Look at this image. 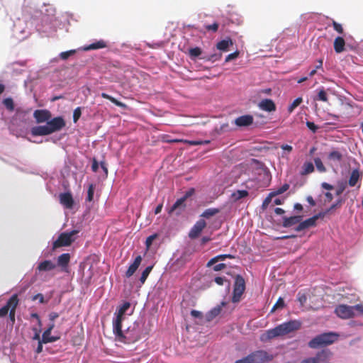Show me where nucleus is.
<instances>
[{"mask_svg": "<svg viewBox=\"0 0 363 363\" xmlns=\"http://www.w3.org/2000/svg\"><path fill=\"white\" fill-rule=\"evenodd\" d=\"M301 326L299 320L291 319L275 326L273 328L267 330L261 334L259 340L262 342H267L272 339L277 338L298 330Z\"/></svg>", "mask_w": 363, "mask_h": 363, "instance_id": "f257e3e1", "label": "nucleus"}, {"mask_svg": "<svg viewBox=\"0 0 363 363\" xmlns=\"http://www.w3.org/2000/svg\"><path fill=\"white\" fill-rule=\"evenodd\" d=\"M82 228L75 227L72 230H67L60 233L56 240H52V247L50 250H44L43 254L45 257L52 255V252L58 247L71 245L78 238Z\"/></svg>", "mask_w": 363, "mask_h": 363, "instance_id": "f03ea898", "label": "nucleus"}, {"mask_svg": "<svg viewBox=\"0 0 363 363\" xmlns=\"http://www.w3.org/2000/svg\"><path fill=\"white\" fill-rule=\"evenodd\" d=\"M340 334L337 332L328 330L320 333L312 337L307 345L311 349L327 348L337 341Z\"/></svg>", "mask_w": 363, "mask_h": 363, "instance_id": "7ed1b4c3", "label": "nucleus"}, {"mask_svg": "<svg viewBox=\"0 0 363 363\" xmlns=\"http://www.w3.org/2000/svg\"><path fill=\"white\" fill-rule=\"evenodd\" d=\"M184 53L194 62L202 60L204 62L213 63L219 61L223 57V54L220 53H207L202 48L197 45L188 47Z\"/></svg>", "mask_w": 363, "mask_h": 363, "instance_id": "20e7f679", "label": "nucleus"}, {"mask_svg": "<svg viewBox=\"0 0 363 363\" xmlns=\"http://www.w3.org/2000/svg\"><path fill=\"white\" fill-rule=\"evenodd\" d=\"M179 250H177L167 263V266L174 271L184 267L191 260L193 255V252L189 248H185L179 256H177Z\"/></svg>", "mask_w": 363, "mask_h": 363, "instance_id": "39448f33", "label": "nucleus"}, {"mask_svg": "<svg viewBox=\"0 0 363 363\" xmlns=\"http://www.w3.org/2000/svg\"><path fill=\"white\" fill-rule=\"evenodd\" d=\"M58 21L53 16L45 15L42 17L40 23L36 26V30L46 36L52 35L57 30Z\"/></svg>", "mask_w": 363, "mask_h": 363, "instance_id": "423d86ee", "label": "nucleus"}, {"mask_svg": "<svg viewBox=\"0 0 363 363\" xmlns=\"http://www.w3.org/2000/svg\"><path fill=\"white\" fill-rule=\"evenodd\" d=\"M245 289L246 282L243 276L240 274H237L234 277L231 301L233 303H239L241 301L242 296L245 293Z\"/></svg>", "mask_w": 363, "mask_h": 363, "instance_id": "0eeeda50", "label": "nucleus"}, {"mask_svg": "<svg viewBox=\"0 0 363 363\" xmlns=\"http://www.w3.org/2000/svg\"><path fill=\"white\" fill-rule=\"evenodd\" d=\"M47 125L50 134L60 132L67 125V122L63 116H57L52 117L50 116L49 120L47 121Z\"/></svg>", "mask_w": 363, "mask_h": 363, "instance_id": "6e6552de", "label": "nucleus"}, {"mask_svg": "<svg viewBox=\"0 0 363 363\" xmlns=\"http://www.w3.org/2000/svg\"><path fill=\"white\" fill-rule=\"evenodd\" d=\"M125 319V316L113 313L112 319V329L113 334L116 337L121 338V340L125 339L123 332V322Z\"/></svg>", "mask_w": 363, "mask_h": 363, "instance_id": "1a4fd4ad", "label": "nucleus"}, {"mask_svg": "<svg viewBox=\"0 0 363 363\" xmlns=\"http://www.w3.org/2000/svg\"><path fill=\"white\" fill-rule=\"evenodd\" d=\"M248 354L250 363H267L273 359V356L263 350H256Z\"/></svg>", "mask_w": 363, "mask_h": 363, "instance_id": "9d476101", "label": "nucleus"}, {"mask_svg": "<svg viewBox=\"0 0 363 363\" xmlns=\"http://www.w3.org/2000/svg\"><path fill=\"white\" fill-rule=\"evenodd\" d=\"M235 43V41L230 36H225L216 43L215 47L213 48V53L222 54L223 52H227L231 50Z\"/></svg>", "mask_w": 363, "mask_h": 363, "instance_id": "9b49d317", "label": "nucleus"}, {"mask_svg": "<svg viewBox=\"0 0 363 363\" xmlns=\"http://www.w3.org/2000/svg\"><path fill=\"white\" fill-rule=\"evenodd\" d=\"M233 123L240 129H248L253 124V115L246 113L239 116L233 120Z\"/></svg>", "mask_w": 363, "mask_h": 363, "instance_id": "f8f14e48", "label": "nucleus"}, {"mask_svg": "<svg viewBox=\"0 0 363 363\" xmlns=\"http://www.w3.org/2000/svg\"><path fill=\"white\" fill-rule=\"evenodd\" d=\"M186 208V201L181 196L167 211L169 215L174 213L177 216H180Z\"/></svg>", "mask_w": 363, "mask_h": 363, "instance_id": "ddd939ff", "label": "nucleus"}, {"mask_svg": "<svg viewBox=\"0 0 363 363\" xmlns=\"http://www.w3.org/2000/svg\"><path fill=\"white\" fill-rule=\"evenodd\" d=\"M335 314L340 318L343 320L354 318L351 306L341 303L337 305L334 311Z\"/></svg>", "mask_w": 363, "mask_h": 363, "instance_id": "4468645a", "label": "nucleus"}, {"mask_svg": "<svg viewBox=\"0 0 363 363\" xmlns=\"http://www.w3.org/2000/svg\"><path fill=\"white\" fill-rule=\"evenodd\" d=\"M207 226V223L206 220L203 219L199 218L191 228L189 233V238L191 240H196L199 238L203 229Z\"/></svg>", "mask_w": 363, "mask_h": 363, "instance_id": "2eb2a0df", "label": "nucleus"}, {"mask_svg": "<svg viewBox=\"0 0 363 363\" xmlns=\"http://www.w3.org/2000/svg\"><path fill=\"white\" fill-rule=\"evenodd\" d=\"M303 214H293L289 216H283L281 217V226L285 228L295 227L298 225L299 221L303 218Z\"/></svg>", "mask_w": 363, "mask_h": 363, "instance_id": "dca6fc26", "label": "nucleus"}, {"mask_svg": "<svg viewBox=\"0 0 363 363\" xmlns=\"http://www.w3.org/2000/svg\"><path fill=\"white\" fill-rule=\"evenodd\" d=\"M333 353L328 348H323L318 351L313 358L315 363H328Z\"/></svg>", "mask_w": 363, "mask_h": 363, "instance_id": "f3484780", "label": "nucleus"}, {"mask_svg": "<svg viewBox=\"0 0 363 363\" xmlns=\"http://www.w3.org/2000/svg\"><path fill=\"white\" fill-rule=\"evenodd\" d=\"M60 203L67 209H73L75 206V201L70 191L60 193L59 196Z\"/></svg>", "mask_w": 363, "mask_h": 363, "instance_id": "a211bd4d", "label": "nucleus"}, {"mask_svg": "<svg viewBox=\"0 0 363 363\" xmlns=\"http://www.w3.org/2000/svg\"><path fill=\"white\" fill-rule=\"evenodd\" d=\"M71 259V254L69 252H65L60 255L57 258V262L55 263L56 267L60 268V270L63 272H69V262Z\"/></svg>", "mask_w": 363, "mask_h": 363, "instance_id": "6ab92c4d", "label": "nucleus"}, {"mask_svg": "<svg viewBox=\"0 0 363 363\" xmlns=\"http://www.w3.org/2000/svg\"><path fill=\"white\" fill-rule=\"evenodd\" d=\"M257 107L259 110L269 113H274L277 111V105L274 100L270 98L261 99L257 104Z\"/></svg>", "mask_w": 363, "mask_h": 363, "instance_id": "aec40b11", "label": "nucleus"}, {"mask_svg": "<svg viewBox=\"0 0 363 363\" xmlns=\"http://www.w3.org/2000/svg\"><path fill=\"white\" fill-rule=\"evenodd\" d=\"M33 116L38 124H46L50 117L52 116V113L48 109H36L34 111Z\"/></svg>", "mask_w": 363, "mask_h": 363, "instance_id": "412c9836", "label": "nucleus"}, {"mask_svg": "<svg viewBox=\"0 0 363 363\" xmlns=\"http://www.w3.org/2000/svg\"><path fill=\"white\" fill-rule=\"evenodd\" d=\"M134 312V307L131 308V303L127 300H122L120 304L116 307L114 313L126 317L130 315Z\"/></svg>", "mask_w": 363, "mask_h": 363, "instance_id": "4be33fe9", "label": "nucleus"}, {"mask_svg": "<svg viewBox=\"0 0 363 363\" xmlns=\"http://www.w3.org/2000/svg\"><path fill=\"white\" fill-rule=\"evenodd\" d=\"M108 47V43L103 40H94L90 44L84 45L80 47V49L84 52H87L90 50H97L103 48H106Z\"/></svg>", "mask_w": 363, "mask_h": 363, "instance_id": "5701e85b", "label": "nucleus"}, {"mask_svg": "<svg viewBox=\"0 0 363 363\" xmlns=\"http://www.w3.org/2000/svg\"><path fill=\"white\" fill-rule=\"evenodd\" d=\"M141 320H136L133 325L128 327V331L133 330V333L128 337V341H138L141 338L142 330L140 328Z\"/></svg>", "mask_w": 363, "mask_h": 363, "instance_id": "b1692460", "label": "nucleus"}, {"mask_svg": "<svg viewBox=\"0 0 363 363\" xmlns=\"http://www.w3.org/2000/svg\"><path fill=\"white\" fill-rule=\"evenodd\" d=\"M95 189H96V184L94 183H89L88 184L86 196L85 198L86 210L84 211V215L88 213L91 208V204H90V203H92L94 201Z\"/></svg>", "mask_w": 363, "mask_h": 363, "instance_id": "393cba45", "label": "nucleus"}, {"mask_svg": "<svg viewBox=\"0 0 363 363\" xmlns=\"http://www.w3.org/2000/svg\"><path fill=\"white\" fill-rule=\"evenodd\" d=\"M311 99L313 101L327 102L328 101V94L325 88L323 86H318L313 91Z\"/></svg>", "mask_w": 363, "mask_h": 363, "instance_id": "a878e982", "label": "nucleus"}, {"mask_svg": "<svg viewBox=\"0 0 363 363\" xmlns=\"http://www.w3.org/2000/svg\"><path fill=\"white\" fill-rule=\"evenodd\" d=\"M143 260V256L140 255H137L133 260L129 264V266L125 273L126 278L131 277L140 267Z\"/></svg>", "mask_w": 363, "mask_h": 363, "instance_id": "bb28decb", "label": "nucleus"}, {"mask_svg": "<svg viewBox=\"0 0 363 363\" xmlns=\"http://www.w3.org/2000/svg\"><path fill=\"white\" fill-rule=\"evenodd\" d=\"M30 133L33 137L47 136L51 135L47 124L33 126L30 130Z\"/></svg>", "mask_w": 363, "mask_h": 363, "instance_id": "cd10ccee", "label": "nucleus"}, {"mask_svg": "<svg viewBox=\"0 0 363 363\" xmlns=\"http://www.w3.org/2000/svg\"><path fill=\"white\" fill-rule=\"evenodd\" d=\"M56 268V264L50 259H44L38 263V266L36 267V272L38 271L39 273L40 272H50Z\"/></svg>", "mask_w": 363, "mask_h": 363, "instance_id": "c85d7f7f", "label": "nucleus"}, {"mask_svg": "<svg viewBox=\"0 0 363 363\" xmlns=\"http://www.w3.org/2000/svg\"><path fill=\"white\" fill-rule=\"evenodd\" d=\"M251 164L255 165L256 169H261L263 172L264 176L266 179H267L269 181L272 179L270 170L263 162L257 159L252 158L251 160Z\"/></svg>", "mask_w": 363, "mask_h": 363, "instance_id": "c756f323", "label": "nucleus"}, {"mask_svg": "<svg viewBox=\"0 0 363 363\" xmlns=\"http://www.w3.org/2000/svg\"><path fill=\"white\" fill-rule=\"evenodd\" d=\"M349 191H347L342 196H337L336 200L329 206L328 207V210L331 213V214H335L336 211L342 207V206L345 203L347 199V194Z\"/></svg>", "mask_w": 363, "mask_h": 363, "instance_id": "7c9ffc66", "label": "nucleus"}, {"mask_svg": "<svg viewBox=\"0 0 363 363\" xmlns=\"http://www.w3.org/2000/svg\"><path fill=\"white\" fill-rule=\"evenodd\" d=\"M315 227V225L313 224V223L312 222L311 219L309 217L305 220H303V218L301 220V221H299L298 223V225H296L294 228V230L296 232L299 233Z\"/></svg>", "mask_w": 363, "mask_h": 363, "instance_id": "2f4dec72", "label": "nucleus"}, {"mask_svg": "<svg viewBox=\"0 0 363 363\" xmlns=\"http://www.w3.org/2000/svg\"><path fill=\"white\" fill-rule=\"evenodd\" d=\"M53 340L51 337L47 336V333L44 335H42L41 338L38 340H35L38 342L37 347L34 350L35 353L37 354H40L43 351V345L50 344V341Z\"/></svg>", "mask_w": 363, "mask_h": 363, "instance_id": "473e14b6", "label": "nucleus"}, {"mask_svg": "<svg viewBox=\"0 0 363 363\" xmlns=\"http://www.w3.org/2000/svg\"><path fill=\"white\" fill-rule=\"evenodd\" d=\"M362 174L358 167L354 168L350 174L349 179L347 181V184L353 187L354 186L357 182L361 179Z\"/></svg>", "mask_w": 363, "mask_h": 363, "instance_id": "72a5a7b5", "label": "nucleus"}, {"mask_svg": "<svg viewBox=\"0 0 363 363\" xmlns=\"http://www.w3.org/2000/svg\"><path fill=\"white\" fill-rule=\"evenodd\" d=\"M80 52H82V50L80 49V47L77 49H71L63 51L59 53V58L61 60L67 61L69 59L75 57V56Z\"/></svg>", "mask_w": 363, "mask_h": 363, "instance_id": "f704fd0d", "label": "nucleus"}, {"mask_svg": "<svg viewBox=\"0 0 363 363\" xmlns=\"http://www.w3.org/2000/svg\"><path fill=\"white\" fill-rule=\"evenodd\" d=\"M220 211H221L220 208H216V207L208 208L205 209L201 213V214L199 216V217L201 218V219H203L204 220H209L211 218L216 216L217 214H218Z\"/></svg>", "mask_w": 363, "mask_h": 363, "instance_id": "c9c22d12", "label": "nucleus"}, {"mask_svg": "<svg viewBox=\"0 0 363 363\" xmlns=\"http://www.w3.org/2000/svg\"><path fill=\"white\" fill-rule=\"evenodd\" d=\"M333 48L336 53L340 54L345 50V40L342 36H337L333 41Z\"/></svg>", "mask_w": 363, "mask_h": 363, "instance_id": "e433bc0d", "label": "nucleus"}, {"mask_svg": "<svg viewBox=\"0 0 363 363\" xmlns=\"http://www.w3.org/2000/svg\"><path fill=\"white\" fill-rule=\"evenodd\" d=\"M213 281L219 286H225V292L229 293L230 290L231 283L225 276H216L213 279Z\"/></svg>", "mask_w": 363, "mask_h": 363, "instance_id": "4c0bfd02", "label": "nucleus"}, {"mask_svg": "<svg viewBox=\"0 0 363 363\" xmlns=\"http://www.w3.org/2000/svg\"><path fill=\"white\" fill-rule=\"evenodd\" d=\"M330 161L341 162L343 160V154L337 149H333L327 156Z\"/></svg>", "mask_w": 363, "mask_h": 363, "instance_id": "58836bf2", "label": "nucleus"}, {"mask_svg": "<svg viewBox=\"0 0 363 363\" xmlns=\"http://www.w3.org/2000/svg\"><path fill=\"white\" fill-rule=\"evenodd\" d=\"M54 328L55 323H49L46 328L43 330L42 333V335H44L45 333H47V336L51 337L53 339L50 341V343H54L60 339V335H52V330L54 329Z\"/></svg>", "mask_w": 363, "mask_h": 363, "instance_id": "ea45409f", "label": "nucleus"}, {"mask_svg": "<svg viewBox=\"0 0 363 363\" xmlns=\"http://www.w3.org/2000/svg\"><path fill=\"white\" fill-rule=\"evenodd\" d=\"M336 185H337V187L336 188L335 187V195L336 196H343V195H342V193L345 191L347 186H349L347 184V180L344 179L337 180L336 182Z\"/></svg>", "mask_w": 363, "mask_h": 363, "instance_id": "a19ab883", "label": "nucleus"}, {"mask_svg": "<svg viewBox=\"0 0 363 363\" xmlns=\"http://www.w3.org/2000/svg\"><path fill=\"white\" fill-rule=\"evenodd\" d=\"M248 194L249 192L246 189H238L231 194L230 199L233 202H237L240 199L247 197Z\"/></svg>", "mask_w": 363, "mask_h": 363, "instance_id": "79ce46f5", "label": "nucleus"}, {"mask_svg": "<svg viewBox=\"0 0 363 363\" xmlns=\"http://www.w3.org/2000/svg\"><path fill=\"white\" fill-rule=\"evenodd\" d=\"M315 170L314 164L311 161H306L303 162L300 174L301 176L309 174Z\"/></svg>", "mask_w": 363, "mask_h": 363, "instance_id": "37998d69", "label": "nucleus"}, {"mask_svg": "<svg viewBox=\"0 0 363 363\" xmlns=\"http://www.w3.org/2000/svg\"><path fill=\"white\" fill-rule=\"evenodd\" d=\"M155 262H153L150 265L147 266L141 272L140 277L139 278V281L140 284H144L146 279H147L149 274L152 272L154 266H155Z\"/></svg>", "mask_w": 363, "mask_h": 363, "instance_id": "c03bdc74", "label": "nucleus"}, {"mask_svg": "<svg viewBox=\"0 0 363 363\" xmlns=\"http://www.w3.org/2000/svg\"><path fill=\"white\" fill-rule=\"evenodd\" d=\"M220 313L219 306H215L207 311L205 314V320L208 323L212 321Z\"/></svg>", "mask_w": 363, "mask_h": 363, "instance_id": "a18cd8bd", "label": "nucleus"}, {"mask_svg": "<svg viewBox=\"0 0 363 363\" xmlns=\"http://www.w3.org/2000/svg\"><path fill=\"white\" fill-rule=\"evenodd\" d=\"M13 33V35H17L18 33L19 34L20 36L16 37L19 41H21V40L26 39L30 34L29 31H27L25 29H23V28L18 27L16 24L14 25Z\"/></svg>", "mask_w": 363, "mask_h": 363, "instance_id": "49530a36", "label": "nucleus"}, {"mask_svg": "<svg viewBox=\"0 0 363 363\" xmlns=\"http://www.w3.org/2000/svg\"><path fill=\"white\" fill-rule=\"evenodd\" d=\"M182 142L186 144V145H188L189 146H196V145H208L211 143V140H208V139H206V140H188V139H185V140H183Z\"/></svg>", "mask_w": 363, "mask_h": 363, "instance_id": "de8ad7c7", "label": "nucleus"}, {"mask_svg": "<svg viewBox=\"0 0 363 363\" xmlns=\"http://www.w3.org/2000/svg\"><path fill=\"white\" fill-rule=\"evenodd\" d=\"M159 237H160V233H154L146 238L145 241V251L143 256H145L147 251L150 250L151 245L152 244V242L155 239L158 238Z\"/></svg>", "mask_w": 363, "mask_h": 363, "instance_id": "09e8293b", "label": "nucleus"}, {"mask_svg": "<svg viewBox=\"0 0 363 363\" xmlns=\"http://www.w3.org/2000/svg\"><path fill=\"white\" fill-rule=\"evenodd\" d=\"M2 104L10 112H13L15 110L14 101L11 96L4 98L2 100Z\"/></svg>", "mask_w": 363, "mask_h": 363, "instance_id": "8fccbe9b", "label": "nucleus"}, {"mask_svg": "<svg viewBox=\"0 0 363 363\" xmlns=\"http://www.w3.org/2000/svg\"><path fill=\"white\" fill-rule=\"evenodd\" d=\"M289 184L287 183H284L282 186L277 188L276 189L270 191V196H273V197L280 195L285 191H286L289 189Z\"/></svg>", "mask_w": 363, "mask_h": 363, "instance_id": "3c124183", "label": "nucleus"}, {"mask_svg": "<svg viewBox=\"0 0 363 363\" xmlns=\"http://www.w3.org/2000/svg\"><path fill=\"white\" fill-rule=\"evenodd\" d=\"M240 51L236 48L235 51L225 56L224 62L228 63L232 61H235L240 57Z\"/></svg>", "mask_w": 363, "mask_h": 363, "instance_id": "603ef678", "label": "nucleus"}, {"mask_svg": "<svg viewBox=\"0 0 363 363\" xmlns=\"http://www.w3.org/2000/svg\"><path fill=\"white\" fill-rule=\"evenodd\" d=\"M84 107L83 106H77L73 110L72 113V121L74 123H77L79 118L82 117L83 110Z\"/></svg>", "mask_w": 363, "mask_h": 363, "instance_id": "864d4df0", "label": "nucleus"}, {"mask_svg": "<svg viewBox=\"0 0 363 363\" xmlns=\"http://www.w3.org/2000/svg\"><path fill=\"white\" fill-rule=\"evenodd\" d=\"M123 335L126 337L125 339L121 340V338L116 337V340L124 344H131L135 343L136 341H128V337L129 335H132L133 333V330H130V331H128V328L125 330H123Z\"/></svg>", "mask_w": 363, "mask_h": 363, "instance_id": "5fc2aeb1", "label": "nucleus"}, {"mask_svg": "<svg viewBox=\"0 0 363 363\" xmlns=\"http://www.w3.org/2000/svg\"><path fill=\"white\" fill-rule=\"evenodd\" d=\"M352 313L354 317L363 315V303H359L353 306H351Z\"/></svg>", "mask_w": 363, "mask_h": 363, "instance_id": "6e6d98bb", "label": "nucleus"}, {"mask_svg": "<svg viewBox=\"0 0 363 363\" xmlns=\"http://www.w3.org/2000/svg\"><path fill=\"white\" fill-rule=\"evenodd\" d=\"M303 101V99L301 96L296 98L289 106L287 110L289 113H292L294 109L298 106L301 102Z\"/></svg>", "mask_w": 363, "mask_h": 363, "instance_id": "4d7b16f0", "label": "nucleus"}, {"mask_svg": "<svg viewBox=\"0 0 363 363\" xmlns=\"http://www.w3.org/2000/svg\"><path fill=\"white\" fill-rule=\"evenodd\" d=\"M313 160H314V165L315 166V167L318 172H322V173L326 172V168L320 157H316L314 158Z\"/></svg>", "mask_w": 363, "mask_h": 363, "instance_id": "13d9d810", "label": "nucleus"}, {"mask_svg": "<svg viewBox=\"0 0 363 363\" xmlns=\"http://www.w3.org/2000/svg\"><path fill=\"white\" fill-rule=\"evenodd\" d=\"M322 195L325 196L323 205L331 202L334 199V196H335V193L333 194L331 191H323L322 194L318 196V199H320Z\"/></svg>", "mask_w": 363, "mask_h": 363, "instance_id": "bf43d9fd", "label": "nucleus"}, {"mask_svg": "<svg viewBox=\"0 0 363 363\" xmlns=\"http://www.w3.org/2000/svg\"><path fill=\"white\" fill-rule=\"evenodd\" d=\"M31 330L33 332V336L31 337L32 340H38L41 338V333H43V330L39 328L38 327H36L35 325H33L31 327Z\"/></svg>", "mask_w": 363, "mask_h": 363, "instance_id": "052dcab7", "label": "nucleus"}, {"mask_svg": "<svg viewBox=\"0 0 363 363\" xmlns=\"http://www.w3.org/2000/svg\"><path fill=\"white\" fill-rule=\"evenodd\" d=\"M286 306L284 298L281 296L279 297L278 300L273 306L271 312H272L274 309L281 310Z\"/></svg>", "mask_w": 363, "mask_h": 363, "instance_id": "680f3d73", "label": "nucleus"}, {"mask_svg": "<svg viewBox=\"0 0 363 363\" xmlns=\"http://www.w3.org/2000/svg\"><path fill=\"white\" fill-rule=\"evenodd\" d=\"M31 300H38L39 303L42 304H47L49 301V298H45V296L42 293H38L35 295L33 296Z\"/></svg>", "mask_w": 363, "mask_h": 363, "instance_id": "e2e57ef3", "label": "nucleus"}, {"mask_svg": "<svg viewBox=\"0 0 363 363\" xmlns=\"http://www.w3.org/2000/svg\"><path fill=\"white\" fill-rule=\"evenodd\" d=\"M296 300L299 302L300 305L303 306L307 301V294L306 292L300 291L296 295Z\"/></svg>", "mask_w": 363, "mask_h": 363, "instance_id": "0e129e2a", "label": "nucleus"}, {"mask_svg": "<svg viewBox=\"0 0 363 363\" xmlns=\"http://www.w3.org/2000/svg\"><path fill=\"white\" fill-rule=\"evenodd\" d=\"M196 193V190L194 187L189 188L182 196L186 201L193 196H195Z\"/></svg>", "mask_w": 363, "mask_h": 363, "instance_id": "69168bd1", "label": "nucleus"}, {"mask_svg": "<svg viewBox=\"0 0 363 363\" xmlns=\"http://www.w3.org/2000/svg\"><path fill=\"white\" fill-rule=\"evenodd\" d=\"M190 315L193 318L200 320H202L203 318H205L203 313L201 311L196 309H191L190 311Z\"/></svg>", "mask_w": 363, "mask_h": 363, "instance_id": "338daca9", "label": "nucleus"}, {"mask_svg": "<svg viewBox=\"0 0 363 363\" xmlns=\"http://www.w3.org/2000/svg\"><path fill=\"white\" fill-rule=\"evenodd\" d=\"M306 125L308 129L313 133H316L319 130V126L316 125L313 121H306Z\"/></svg>", "mask_w": 363, "mask_h": 363, "instance_id": "774afa93", "label": "nucleus"}]
</instances>
